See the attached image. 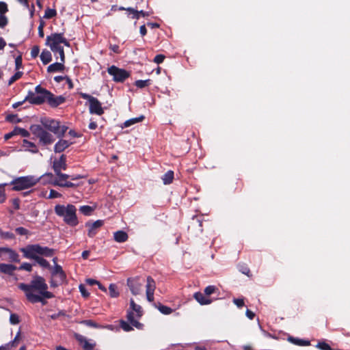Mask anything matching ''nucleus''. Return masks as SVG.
<instances>
[{
    "label": "nucleus",
    "mask_w": 350,
    "mask_h": 350,
    "mask_svg": "<svg viewBox=\"0 0 350 350\" xmlns=\"http://www.w3.org/2000/svg\"><path fill=\"white\" fill-rule=\"evenodd\" d=\"M18 288L24 292L29 301H40L38 295L47 298L54 297V295L48 291L45 279L40 275H34L29 284L20 283Z\"/></svg>",
    "instance_id": "1"
},
{
    "label": "nucleus",
    "mask_w": 350,
    "mask_h": 350,
    "mask_svg": "<svg viewBox=\"0 0 350 350\" xmlns=\"http://www.w3.org/2000/svg\"><path fill=\"white\" fill-rule=\"evenodd\" d=\"M24 258L34 260L42 268H50L49 262L44 257H52L55 250L40 244H29L20 248Z\"/></svg>",
    "instance_id": "2"
},
{
    "label": "nucleus",
    "mask_w": 350,
    "mask_h": 350,
    "mask_svg": "<svg viewBox=\"0 0 350 350\" xmlns=\"http://www.w3.org/2000/svg\"><path fill=\"white\" fill-rule=\"evenodd\" d=\"M54 211L55 214L63 218L64 221L68 226L75 227L78 225L79 220L77 216V208L72 204L66 206L57 204Z\"/></svg>",
    "instance_id": "3"
},
{
    "label": "nucleus",
    "mask_w": 350,
    "mask_h": 350,
    "mask_svg": "<svg viewBox=\"0 0 350 350\" xmlns=\"http://www.w3.org/2000/svg\"><path fill=\"white\" fill-rule=\"evenodd\" d=\"M47 93H51V92L38 85L35 88V92H28L25 100H27L33 105H41L45 101H49V95Z\"/></svg>",
    "instance_id": "4"
},
{
    "label": "nucleus",
    "mask_w": 350,
    "mask_h": 350,
    "mask_svg": "<svg viewBox=\"0 0 350 350\" xmlns=\"http://www.w3.org/2000/svg\"><path fill=\"white\" fill-rule=\"evenodd\" d=\"M40 178L34 176H21L14 178L10 184L13 185L12 189L14 191H22L36 185Z\"/></svg>",
    "instance_id": "5"
},
{
    "label": "nucleus",
    "mask_w": 350,
    "mask_h": 350,
    "mask_svg": "<svg viewBox=\"0 0 350 350\" xmlns=\"http://www.w3.org/2000/svg\"><path fill=\"white\" fill-rule=\"evenodd\" d=\"M30 130L39 140V143L42 146L51 145L55 141L52 134L44 129L42 126L34 124L31 126Z\"/></svg>",
    "instance_id": "6"
},
{
    "label": "nucleus",
    "mask_w": 350,
    "mask_h": 350,
    "mask_svg": "<svg viewBox=\"0 0 350 350\" xmlns=\"http://www.w3.org/2000/svg\"><path fill=\"white\" fill-rule=\"evenodd\" d=\"M134 312L136 313V317L139 318L143 314V311L142 307L135 304L133 299H130V308L127 312V320L130 323L137 329H142L143 327V324L139 323L137 320L135 319Z\"/></svg>",
    "instance_id": "7"
},
{
    "label": "nucleus",
    "mask_w": 350,
    "mask_h": 350,
    "mask_svg": "<svg viewBox=\"0 0 350 350\" xmlns=\"http://www.w3.org/2000/svg\"><path fill=\"white\" fill-rule=\"evenodd\" d=\"M79 95L82 98L88 100L90 113L100 116L104 113L101 103L96 98L83 92H80Z\"/></svg>",
    "instance_id": "8"
},
{
    "label": "nucleus",
    "mask_w": 350,
    "mask_h": 350,
    "mask_svg": "<svg viewBox=\"0 0 350 350\" xmlns=\"http://www.w3.org/2000/svg\"><path fill=\"white\" fill-rule=\"evenodd\" d=\"M107 72L116 82H123L130 76L128 71L113 65L107 68Z\"/></svg>",
    "instance_id": "9"
},
{
    "label": "nucleus",
    "mask_w": 350,
    "mask_h": 350,
    "mask_svg": "<svg viewBox=\"0 0 350 350\" xmlns=\"http://www.w3.org/2000/svg\"><path fill=\"white\" fill-rule=\"evenodd\" d=\"M46 44L50 46L51 50L62 46L61 44L69 46V43L64 37L63 33H52L46 37Z\"/></svg>",
    "instance_id": "10"
},
{
    "label": "nucleus",
    "mask_w": 350,
    "mask_h": 350,
    "mask_svg": "<svg viewBox=\"0 0 350 350\" xmlns=\"http://www.w3.org/2000/svg\"><path fill=\"white\" fill-rule=\"evenodd\" d=\"M127 285L133 295H137L140 294L142 290L143 283L140 281V278H130L127 279Z\"/></svg>",
    "instance_id": "11"
},
{
    "label": "nucleus",
    "mask_w": 350,
    "mask_h": 350,
    "mask_svg": "<svg viewBox=\"0 0 350 350\" xmlns=\"http://www.w3.org/2000/svg\"><path fill=\"white\" fill-rule=\"evenodd\" d=\"M75 338L84 350H93L96 345L94 340L88 339L81 334H77Z\"/></svg>",
    "instance_id": "12"
},
{
    "label": "nucleus",
    "mask_w": 350,
    "mask_h": 350,
    "mask_svg": "<svg viewBox=\"0 0 350 350\" xmlns=\"http://www.w3.org/2000/svg\"><path fill=\"white\" fill-rule=\"evenodd\" d=\"M104 224V221L96 220L92 223L87 222L85 226L88 228V235L89 237H94L98 232L99 228Z\"/></svg>",
    "instance_id": "13"
},
{
    "label": "nucleus",
    "mask_w": 350,
    "mask_h": 350,
    "mask_svg": "<svg viewBox=\"0 0 350 350\" xmlns=\"http://www.w3.org/2000/svg\"><path fill=\"white\" fill-rule=\"evenodd\" d=\"M146 288L147 300L149 302H152L154 301V293L156 288V284L154 280L150 276L147 278Z\"/></svg>",
    "instance_id": "14"
},
{
    "label": "nucleus",
    "mask_w": 350,
    "mask_h": 350,
    "mask_svg": "<svg viewBox=\"0 0 350 350\" xmlns=\"http://www.w3.org/2000/svg\"><path fill=\"white\" fill-rule=\"evenodd\" d=\"M41 122L46 129L49 130V131L52 132L53 133L55 134L58 132L57 129H58V124H59V122H58L55 120H53V119L45 118V119L42 120Z\"/></svg>",
    "instance_id": "15"
},
{
    "label": "nucleus",
    "mask_w": 350,
    "mask_h": 350,
    "mask_svg": "<svg viewBox=\"0 0 350 350\" xmlns=\"http://www.w3.org/2000/svg\"><path fill=\"white\" fill-rule=\"evenodd\" d=\"M66 167V157L64 154L61 155L59 159L53 161V168L55 173H59L62 170H65Z\"/></svg>",
    "instance_id": "16"
},
{
    "label": "nucleus",
    "mask_w": 350,
    "mask_h": 350,
    "mask_svg": "<svg viewBox=\"0 0 350 350\" xmlns=\"http://www.w3.org/2000/svg\"><path fill=\"white\" fill-rule=\"evenodd\" d=\"M49 95L48 104L51 107H57V106L63 104L66 101V98L63 96H55L53 94L47 93Z\"/></svg>",
    "instance_id": "17"
},
{
    "label": "nucleus",
    "mask_w": 350,
    "mask_h": 350,
    "mask_svg": "<svg viewBox=\"0 0 350 350\" xmlns=\"http://www.w3.org/2000/svg\"><path fill=\"white\" fill-rule=\"evenodd\" d=\"M71 144V142L60 138V139L54 146V151L56 153H60L68 148Z\"/></svg>",
    "instance_id": "18"
},
{
    "label": "nucleus",
    "mask_w": 350,
    "mask_h": 350,
    "mask_svg": "<svg viewBox=\"0 0 350 350\" xmlns=\"http://www.w3.org/2000/svg\"><path fill=\"white\" fill-rule=\"evenodd\" d=\"M55 175L57 176V177L54 178L51 180V183L55 186L59 187V184H64V182H67V179L70 178V175L63 174L61 172H59V173H55Z\"/></svg>",
    "instance_id": "19"
},
{
    "label": "nucleus",
    "mask_w": 350,
    "mask_h": 350,
    "mask_svg": "<svg viewBox=\"0 0 350 350\" xmlns=\"http://www.w3.org/2000/svg\"><path fill=\"white\" fill-rule=\"evenodd\" d=\"M193 297L201 305H208L211 303V300L200 292L196 293Z\"/></svg>",
    "instance_id": "20"
},
{
    "label": "nucleus",
    "mask_w": 350,
    "mask_h": 350,
    "mask_svg": "<svg viewBox=\"0 0 350 350\" xmlns=\"http://www.w3.org/2000/svg\"><path fill=\"white\" fill-rule=\"evenodd\" d=\"M64 62H55L49 65L47 68L48 72H61L64 69Z\"/></svg>",
    "instance_id": "21"
},
{
    "label": "nucleus",
    "mask_w": 350,
    "mask_h": 350,
    "mask_svg": "<svg viewBox=\"0 0 350 350\" xmlns=\"http://www.w3.org/2000/svg\"><path fill=\"white\" fill-rule=\"evenodd\" d=\"M16 269V267L11 264H0V271L8 275H12L13 272Z\"/></svg>",
    "instance_id": "22"
},
{
    "label": "nucleus",
    "mask_w": 350,
    "mask_h": 350,
    "mask_svg": "<svg viewBox=\"0 0 350 350\" xmlns=\"http://www.w3.org/2000/svg\"><path fill=\"white\" fill-rule=\"evenodd\" d=\"M23 147L25 150H29L32 153H37L38 152V149L37 148L36 144L31 142L28 141L27 139L23 140Z\"/></svg>",
    "instance_id": "23"
},
{
    "label": "nucleus",
    "mask_w": 350,
    "mask_h": 350,
    "mask_svg": "<svg viewBox=\"0 0 350 350\" xmlns=\"http://www.w3.org/2000/svg\"><path fill=\"white\" fill-rule=\"evenodd\" d=\"M128 234L122 230L117 231L113 234V238L118 243L125 242L128 239Z\"/></svg>",
    "instance_id": "24"
},
{
    "label": "nucleus",
    "mask_w": 350,
    "mask_h": 350,
    "mask_svg": "<svg viewBox=\"0 0 350 350\" xmlns=\"http://www.w3.org/2000/svg\"><path fill=\"white\" fill-rule=\"evenodd\" d=\"M52 274L53 275H58L61 281H64L66 279V274L62 269V267L59 265H55L53 267Z\"/></svg>",
    "instance_id": "25"
},
{
    "label": "nucleus",
    "mask_w": 350,
    "mask_h": 350,
    "mask_svg": "<svg viewBox=\"0 0 350 350\" xmlns=\"http://www.w3.org/2000/svg\"><path fill=\"white\" fill-rule=\"evenodd\" d=\"M5 252L8 254L9 258L11 261L14 262H20L19 255L12 249L5 247Z\"/></svg>",
    "instance_id": "26"
},
{
    "label": "nucleus",
    "mask_w": 350,
    "mask_h": 350,
    "mask_svg": "<svg viewBox=\"0 0 350 350\" xmlns=\"http://www.w3.org/2000/svg\"><path fill=\"white\" fill-rule=\"evenodd\" d=\"M288 340L293 344H295L296 345L299 346H308L310 345V341L309 340H305L297 338H294L293 336H289L288 338Z\"/></svg>",
    "instance_id": "27"
},
{
    "label": "nucleus",
    "mask_w": 350,
    "mask_h": 350,
    "mask_svg": "<svg viewBox=\"0 0 350 350\" xmlns=\"http://www.w3.org/2000/svg\"><path fill=\"white\" fill-rule=\"evenodd\" d=\"M162 180L164 185H169L172 183L174 179V172L172 170L167 171L163 176Z\"/></svg>",
    "instance_id": "28"
},
{
    "label": "nucleus",
    "mask_w": 350,
    "mask_h": 350,
    "mask_svg": "<svg viewBox=\"0 0 350 350\" xmlns=\"http://www.w3.org/2000/svg\"><path fill=\"white\" fill-rule=\"evenodd\" d=\"M40 59L44 64H47L51 61V53L47 50L43 51L40 54Z\"/></svg>",
    "instance_id": "29"
},
{
    "label": "nucleus",
    "mask_w": 350,
    "mask_h": 350,
    "mask_svg": "<svg viewBox=\"0 0 350 350\" xmlns=\"http://www.w3.org/2000/svg\"><path fill=\"white\" fill-rule=\"evenodd\" d=\"M54 53L55 55H56V58L58 59V56L60 58V62H65V55H64V48L62 46L57 47L56 49H54L51 50Z\"/></svg>",
    "instance_id": "30"
},
{
    "label": "nucleus",
    "mask_w": 350,
    "mask_h": 350,
    "mask_svg": "<svg viewBox=\"0 0 350 350\" xmlns=\"http://www.w3.org/2000/svg\"><path fill=\"white\" fill-rule=\"evenodd\" d=\"M14 133H15L16 135H21V136L25 137L29 136V133L28 131H27L25 129L20 128V127H15L14 129Z\"/></svg>",
    "instance_id": "31"
},
{
    "label": "nucleus",
    "mask_w": 350,
    "mask_h": 350,
    "mask_svg": "<svg viewBox=\"0 0 350 350\" xmlns=\"http://www.w3.org/2000/svg\"><path fill=\"white\" fill-rule=\"evenodd\" d=\"M157 309L159 310L161 313L165 315L170 314L173 312V310L171 308L162 304H159L157 306Z\"/></svg>",
    "instance_id": "32"
},
{
    "label": "nucleus",
    "mask_w": 350,
    "mask_h": 350,
    "mask_svg": "<svg viewBox=\"0 0 350 350\" xmlns=\"http://www.w3.org/2000/svg\"><path fill=\"white\" fill-rule=\"evenodd\" d=\"M144 116H141L138 118H131V119H129L128 120H126L124 124V126L125 127H128V126H131L132 124H134L137 122H141L142 120H144Z\"/></svg>",
    "instance_id": "33"
},
{
    "label": "nucleus",
    "mask_w": 350,
    "mask_h": 350,
    "mask_svg": "<svg viewBox=\"0 0 350 350\" xmlns=\"http://www.w3.org/2000/svg\"><path fill=\"white\" fill-rule=\"evenodd\" d=\"M94 208L88 205L81 206L79 208V211L84 215H90L93 212Z\"/></svg>",
    "instance_id": "34"
},
{
    "label": "nucleus",
    "mask_w": 350,
    "mask_h": 350,
    "mask_svg": "<svg viewBox=\"0 0 350 350\" xmlns=\"http://www.w3.org/2000/svg\"><path fill=\"white\" fill-rule=\"evenodd\" d=\"M151 84L150 79L146 80H137L135 82V85L138 88H144Z\"/></svg>",
    "instance_id": "35"
},
{
    "label": "nucleus",
    "mask_w": 350,
    "mask_h": 350,
    "mask_svg": "<svg viewBox=\"0 0 350 350\" xmlns=\"http://www.w3.org/2000/svg\"><path fill=\"white\" fill-rule=\"evenodd\" d=\"M109 295L111 297L116 298L119 296V292L114 284H111L109 286Z\"/></svg>",
    "instance_id": "36"
},
{
    "label": "nucleus",
    "mask_w": 350,
    "mask_h": 350,
    "mask_svg": "<svg viewBox=\"0 0 350 350\" xmlns=\"http://www.w3.org/2000/svg\"><path fill=\"white\" fill-rule=\"evenodd\" d=\"M57 15V12L55 9L46 8L44 15V18H52Z\"/></svg>",
    "instance_id": "37"
},
{
    "label": "nucleus",
    "mask_w": 350,
    "mask_h": 350,
    "mask_svg": "<svg viewBox=\"0 0 350 350\" xmlns=\"http://www.w3.org/2000/svg\"><path fill=\"white\" fill-rule=\"evenodd\" d=\"M57 129H58L57 130L58 132L57 133H55V135H56L58 138H62L64 136V135L68 129V127L64 125L60 126L59 124Z\"/></svg>",
    "instance_id": "38"
},
{
    "label": "nucleus",
    "mask_w": 350,
    "mask_h": 350,
    "mask_svg": "<svg viewBox=\"0 0 350 350\" xmlns=\"http://www.w3.org/2000/svg\"><path fill=\"white\" fill-rule=\"evenodd\" d=\"M132 325L129 323H127L124 321H120V327L125 332H130L133 330Z\"/></svg>",
    "instance_id": "39"
},
{
    "label": "nucleus",
    "mask_w": 350,
    "mask_h": 350,
    "mask_svg": "<svg viewBox=\"0 0 350 350\" xmlns=\"http://www.w3.org/2000/svg\"><path fill=\"white\" fill-rule=\"evenodd\" d=\"M23 75V72L21 71L16 72L8 81V85L12 84L14 81L19 79Z\"/></svg>",
    "instance_id": "40"
},
{
    "label": "nucleus",
    "mask_w": 350,
    "mask_h": 350,
    "mask_svg": "<svg viewBox=\"0 0 350 350\" xmlns=\"http://www.w3.org/2000/svg\"><path fill=\"white\" fill-rule=\"evenodd\" d=\"M217 290V288L213 285H209L206 286L204 289V294L206 295H211L214 293Z\"/></svg>",
    "instance_id": "41"
},
{
    "label": "nucleus",
    "mask_w": 350,
    "mask_h": 350,
    "mask_svg": "<svg viewBox=\"0 0 350 350\" xmlns=\"http://www.w3.org/2000/svg\"><path fill=\"white\" fill-rule=\"evenodd\" d=\"M6 121L12 122V123H16L19 122L21 120L18 118L16 115L14 114H9L5 118Z\"/></svg>",
    "instance_id": "42"
},
{
    "label": "nucleus",
    "mask_w": 350,
    "mask_h": 350,
    "mask_svg": "<svg viewBox=\"0 0 350 350\" xmlns=\"http://www.w3.org/2000/svg\"><path fill=\"white\" fill-rule=\"evenodd\" d=\"M316 347L321 350H332L329 345L325 342H319Z\"/></svg>",
    "instance_id": "43"
},
{
    "label": "nucleus",
    "mask_w": 350,
    "mask_h": 350,
    "mask_svg": "<svg viewBox=\"0 0 350 350\" xmlns=\"http://www.w3.org/2000/svg\"><path fill=\"white\" fill-rule=\"evenodd\" d=\"M8 184H1L0 185V203H3L5 200V192L4 189V186Z\"/></svg>",
    "instance_id": "44"
},
{
    "label": "nucleus",
    "mask_w": 350,
    "mask_h": 350,
    "mask_svg": "<svg viewBox=\"0 0 350 350\" xmlns=\"http://www.w3.org/2000/svg\"><path fill=\"white\" fill-rule=\"evenodd\" d=\"M18 270H25L28 272H30L32 270V265L29 262H23L18 267Z\"/></svg>",
    "instance_id": "45"
},
{
    "label": "nucleus",
    "mask_w": 350,
    "mask_h": 350,
    "mask_svg": "<svg viewBox=\"0 0 350 350\" xmlns=\"http://www.w3.org/2000/svg\"><path fill=\"white\" fill-rule=\"evenodd\" d=\"M126 11L131 12L132 14V18L135 19H139L140 16L139 11L137 9H134L133 8H126Z\"/></svg>",
    "instance_id": "46"
},
{
    "label": "nucleus",
    "mask_w": 350,
    "mask_h": 350,
    "mask_svg": "<svg viewBox=\"0 0 350 350\" xmlns=\"http://www.w3.org/2000/svg\"><path fill=\"white\" fill-rule=\"evenodd\" d=\"M79 291L83 297H88L90 295L89 292L86 290L85 286L83 284H80L79 286Z\"/></svg>",
    "instance_id": "47"
},
{
    "label": "nucleus",
    "mask_w": 350,
    "mask_h": 350,
    "mask_svg": "<svg viewBox=\"0 0 350 350\" xmlns=\"http://www.w3.org/2000/svg\"><path fill=\"white\" fill-rule=\"evenodd\" d=\"M10 322L12 325H16L19 323V317L16 314H11L10 317Z\"/></svg>",
    "instance_id": "48"
},
{
    "label": "nucleus",
    "mask_w": 350,
    "mask_h": 350,
    "mask_svg": "<svg viewBox=\"0 0 350 350\" xmlns=\"http://www.w3.org/2000/svg\"><path fill=\"white\" fill-rule=\"evenodd\" d=\"M61 197H62V194L60 193L57 192V191H55L54 189H51L48 198L53 199V198H61Z\"/></svg>",
    "instance_id": "49"
},
{
    "label": "nucleus",
    "mask_w": 350,
    "mask_h": 350,
    "mask_svg": "<svg viewBox=\"0 0 350 350\" xmlns=\"http://www.w3.org/2000/svg\"><path fill=\"white\" fill-rule=\"evenodd\" d=\"M0 235L3 239H12L14 237V234L10 232L0 231Z\"/></svg>",
    "instance_id": "50"
},
{
    "label": "nucleus",
    "mask_w": 350,
    "mask_h": 350,
    "mask_svg": "<svg viewBox=\"0 0 350 350\" xmlns=\"http://www.w3.org/2000/svg\"><path fill=\"white\" fill-rule=\"evenodd\" d=\"M83 324L92 327L98 328L99 325L92 320H85L82 322Z\"/></svg>",
    "instance_id": "51"
},
{
    "label": "nucleus",
    "mask_w": 350,
    "mask_h": 350,
    "mask_svg": "<svg viewBox=\"0 0 350 350\" xmlns=\"http://www.w3.org/2000/svg\"><path fill=\"white\" fill-rule=\"evenodd\" d=\"M8 11L7 4L3 1H0V14H4Z\"/></svg>",
    "instance_id": "52"
},
{
    "label": "nucleus",
    "mask_w": 350,
    "mask_h": 350,
    "mask_svg": "<svg viewBox=\"0 0 350 350\" xmlns=\"http://www.w3.org/2000/svg\"><path fill=\"white\" fill-rule=\"evenodd\" d=\"M8 24V18L4 14H0V27L3 28Z\"/></svg>",
    "instance_id": "53"
},
{
    "label": "nucleus",
    "mask_w": 350,
    "mask_h": 350,
    "mask_svg": "<svg viewBox=\"0 0 350 350\" xmlns=\"http://www.w3.org/2000/svg\"><path fill=\"white\" fill-rule=\"evenodd\" d=\"M40 52V49L38 46H34L31 50V56L33 58H36Z\"/></svg>",
    "instance_id": "54"
},
{
    "label": "nucleus",
    "mask_w": 350,
    "mask_h": 350,
    "mask_svg": "<svg viewBox=\"0 0 350 350\" xmlns=\"http://www.w3.org/2000/svg\"><path fill=\"white\" fill-rule=\"evenodd\" d=\"M15 231L20 235H26L28 233V230L23 227H18L16 228Z\"/></svg>",
    "instance_id": "55"
},
{
    "label": "nucleus",
    "mask_w": 350,
    "mask_h": 350,
    "mask_svg": "<svg viewBox=\"0 0 350 350\" xmlns=\"http://www.w3.org/2000/svg\"><path fill=\"white\" fill-rule=\"evenodd\" d=\"M165 59V56L163 55H161V54H159V55H157L154 57V62L156 63V64H161L163 62V60Z\"/></svg>",
    "instance_id": "56"
},
{
    "label": "nucleus",
    "mask_w": 350,
    "mask_h": 350,
    "mask_svg": "<svg viewBox=\"0 0 350 350\" xmlns=\"http://www.w3.org/2000/svg\"><path fill=\"white\" fill-rule=\"evenodd\" d=\"M14 346V341H10V342L0 347V350H9L12 347Z\"/></svg>",
    "instance_id": "57"
},
{
    "label": "nucleus",
    "mask_w": 350,
    "mask_h": 350,
    "mask_svg": "<svg viewBox=\"0 0 350 350\" xmlns=\"http://www.w3.org/2000/svg\"><path fill=\"white\" fill-rule=\"evenodd\" d=\"M233 302L238 308H241L244 305L243 299H234Z\"/></svg>",
    "instance_id": "58"
},
{
    "label": "nucleus",
    "mask_w": 350,
    "mask_h": 350,
    "mask_svg": "<svg viewBox=\"0 0 350 350\" xmlns=\"http://www.w3.org/2000/svg\"><path fill=\"white\" fill-rule=\"evenodd\" d=\"M16 69H19L22 66V57L18 56L15 59Z\"/></svg>",
    "instance_id": "59"
},
{
    "label": "nucleus",
    "mask_w": 350,
    "mask_h": 350,
    "mask_svg": "<svg viewBox=\"0 0 350 350\" xmlns=\"http://www.w3.org/2000/svg\"><path fill=\"white\" fill-rule=\"evenodd\" d=\"M38 297L41 299L40 301H30V302L32 303V304L40 302L42 305H46V299H48V298L42 296V295H38Z\"/></svg>",
    "instance_id": "60"
},
{
    "label": "nucleus",
    "mask_w": 350,
    "mask_h": 350,
    "mask_svg": "<svg viewBox=\"0 0 350 350\" xmlns=\"http://www.w3.org/2000/svg\"><path fill=\"white\" fill-rule=\"evenodd\" d=\"M12 205L16 210L20 208V201L18 198H15L12 200Z\"/></svg>",
    "instance_id": "61"
},
{
    "label": "nucleus",
    "mask_w": 350,
    "mask_h": 350,
    "mask_svg": "<svg viewBox=\"0 0 350 350\" xmlns=\"http://www.w3.org/2000/svg\"><path fill=\"white\" fill-rule=\"evenodd\" d=\"M44 23L41 22L38 27V35L40 37H44V31H43Z\"/></svg>",
    "instance_id": "62"
},
{
    "label": "nucleus",
    "mask_w": 350,
    "mask_h": 350,
    "mask_svg": "<svg viewBox=\"0 0 350 350\" xmlns=\"http://www.w3.org/2000/svg\"><path fill=\"white\" fill-rule=\"evenodd\" d=\"M59 187H75V184L70 182V181H67V182H64V184H59Z\"/></svg>",
    "instance_id": "63"
},
{
    "label": "nucleus",
    "mask_w": 350,
    "mask_h": 350,
    "mask_svg": "<svg viewBox=\"0 0 350 350\" xmlns=\"http://www.w3.org/2000/svg\"><path fill=\"white\" fill-rule=\"evenodd\" d=\"M109 49L116 53H120V48L117 44L110 45Z\"/></svg>",
    "instance_id": "64"
}]
</instances>
